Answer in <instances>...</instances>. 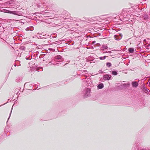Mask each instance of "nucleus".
<instances>
[{"mask_svg":"<svg viewBox=\"0 0 150 150\" xmlns=\"http://www.w3.org/2000/svg\"><path fill=\"white\" fill-rule=\"evenodd\" d=\"M22 78L20 77L17 78L16 79V81L17 82H20L22 80Z\"/></svg>","mask_w":150,"mask_h":150,"instance_id":"9b49d317","label":"nucleus"},{"mask_svg":"<svg viewBox=\"0 0 150 150\" xmlns=\"http://www.w3.org/2000/svg\"><path fill=\"white\" fill-rule=\"evenodd\" d=\"M118 37V36L117 35H115L114 36V38L116 40H120L121 39L120 38H117Z\"/></svg>","mask_w":150,"mask_h":150,"instance_id":"2eb2a0df","label":"nucleus"},{"mask_svg":"<svg viewBox=\"0 0 150 150\" xmlns=\"http://www.w3.org/2000/svg\"><path fill=\"white\" fill-rule=\"evenodd\" d=\"M4 12L7 13H11V11L7 10H5L4 11Z\"/></svg>","mask_w":150,"mask_h":150,"instance_id":"6ab92c4d","label":"nucleus"},{"mask_svg":"<svg viewBox=\"0 0 150 150\" xmlns=\"http://www.w3.org/2000/svg\"><path fill=\"white\" fill-rule=\"evenodd\" d=\"M149 85H150V82H149Z\"/></svg>","mask_w":150,"mask_h":150,"instance_id":"c9c22d12","label":"nucleus"},{"mask_svg":"<svg viewBox=\"0 0 150 150\" xmlns=\"http://www.w3.org/2000/svg\"><path fill=\"white\" fill-rule=\"evenodd\" d=\"M28 83V82L25 83L24 85V87H25V86H26L27 85Z\"/></svg>","mask_w":150,"mask_h":150,"instance_id":"393cba45","label":"nucleus"},{"mask_svg":"<svg viewBox=\"0 0 150 150\" xmlns=\"http://www.w3.org/2000/svg\"><path fill=\"white\" fill-rule=\"evenodd\" d=\"M106 56H104L103 57H99V58L100 59L102 60L105 59L106 58Z\"/></svg>","mask_w":150,"mask_h":150,"instance_id":"aec40b11","label":"nucleus"},{"mask_svg":"<svg viewBox=\"0 0 150 150\" xmlns=\"http://www.w3.org/2000/svg\"><path fill=\"white\" fill-rule=\"evenodd\" d=\"M128 51L129 52L132 53L134 52V50L133 48H129L128 49Z\"/></svg>","mask_w":150,"mask_h":150,"instance_id":"f8f14e48","label":"nucleus"},{"mask_svg":"<svg viewBox=\"0 0 150 150\" xmlns=\"http://www.w3.org/2000/svg\"><path fill=\"white\" fill-rule=\"evenodd\" d=\"M132 86L133 87L136 88L138 85V83L136 81H133L132 83Z\"/></svg>","mask_w":150,"mask_h":150,"instance_id":"39448f33","label":"nucleus"},{"mask_svg":"<svg viewBox=\"0 0 150 150\" xmlns=\"http://www.w3.org/2000/svg\"><path fill=\"white\" fill-rule=\"evenodd\" d=\"M57 64H58L57 63L56 64H53V65H56Z\"/></svg>","mask_w":150,"mask_h":150,"instance_id":"a878e982","label":"nucleus"},{"mask_svg":"<svg viewBox=\"0 0 150 150\" xmlns=\"http://www.w3.org/2000/svg\"><path fill=\"white\" fill-rule=\"evenodd\" d=\"M74 63V62H72V64H75V63Z\"/></svg>","mask_w":150,"mask_h":150,"instance_id":"cd10ccee","label":"nucleus"},{"mask_svg":"<svg viewBox=\"0 0 150 150\" xmlns=\"http://www.w3.org/2000/svg\"><path fill=\"white\" fill-rule=\"evenodd\" d=\"M25 59L27 60H30L32 59V56H27L25 57Z\"/></svg>","mask_w":150,"mask_h":150,"instance_id":"a211bd4d","label":"nucleus"},{"mask_svg":"<svg viewBox=\"0 0 150 150\" xmlns=\"http://www.w3.org/2000/svg\"><path fill=\"white\" fill-rule=\"evenodd\" d=\"M50 62L49 63V64H49V65H50Z\"/></svg>","mask_w":150,"mask_h":150,"instance_id":"2f4dec72","label":"nucleus"},{"mask_svg":"<svg viewBox=\"0 0 150 150\" xmlns=\"http://www.w3.org/2000/svg\"><path fill=\"white\" fill-rule=\"evenodd\" d=\"M50 62L49 63V64H49V65H50Z\"/></svg>","mask_w":150,"mask_h":150,"instance_id":"473e14b6","label":"nucleus"},{"mask_svg":"<svg viewBox=\"0 0 150 150\" xmlns=\"http://www.w3.org/2000/svg\"><path fill=\"white\" fill-rule=\"evenodd\" d=\"M76 25H77V26H78L79 25V24H77V23H76Z\"/></svg>","mask_w":150,"mask_h":150,"instance_id":"c756f323","label":"nucleus"},{"mask_svg":"<svg viewBox=\"0 0 150 150\" xmlns=\"http://www.w3.org/2000/svg\"><path fill=\"white\" fill-rule=\"evenodd\" d=\"M62 58V57L61 56L59 55H58L57 56H56L55 57V58L57 59H61Z\"/></svg>","mask_w":150,"mask_h":150,"instance_id":"ddd939ff","label":"nucleus"},{"mask_svg":"<svg viewBox=\"0 0 150 150\" xmlns=\"http://www.w3.org/2000/svg\"><path fill=\"white\" fill-rule=\"evenodd\" d=\"M111 53V51H106L105 52H104L103 53Z\"/></svg>","mask_w":150,"mask_h":150,"instance_id":"5701e85b","label":"nucleus"},{"mask_svg":"<svg viewBox=\"0 0 150 150\" xmlns=\"http://www.w3.org/2000/svg\"><path fill=\"white\" fill-rule=\"evenodd\" d=\"M91 90L88 88H87L83 92V97L84 98H88L90 96Z\"/></svg>","mask_w":150,"mask_h":150,"instance_id":"f257e3e1","label":"nucleus"},{"mask_svg":"<svg viewBox=\"0 0 150 150\" xmlns=\"http://www.w3.org/2000/svg\"><path fill=\"white\" fill-rule=\"evenodd\" d=\"M10 14L17 15L19 16H23V13L18 11H11Z\"/></svg>","mask_w":150,"mask_h":150,"instance_id":"7ed1b4c3","label":"nucleus"},{"mask_svg":"<svg viewBox=\"0 0 150 150\" xmlns=\"http://www.w3.org/2000/svg\"><path fill=\"white\" fill-rule=\"evenodd\" d=\"M104 87V85L103 83H101L98 84L97 86V87L98 89H102Z\"/></svg>","mask_w":150,"mask_h":150,"instance_id":"6e6552de","label":"nucleus"},{"mask_svg":"<svg viewBox=\"0 0 150 150\" xmlns=\"http://www.w3.org/2000/svg\"><path fill=\"white\" fill-rule=\"evenodd\" d=\"M12 108H11V112H10V114L9 117V118H8V119H9V118L10 117V116H11V113L12 111Z\"/></svg>","mask_w":150,"mask_h":150,"instance_id":"b1692460","label":"nucleus"},{"mask_svg":"<svg viewBox=\"0 0 150 150\" xmlns=\"http://www.w3.org/2000/svg\"><path fill=\"white\" fill-rule=\"evenodd\" d=\"M20 49L22 50H25V47L24 46H22L20 47Z\"/></svg>","mask_w":150,"mask_h":150,"instance_id":"dca6fc26","label":"nucleus"},{"mask_svg":"<svg viewBox=\"0 0 150 150\" xmlns=\"http://www.w3.org/2000/svg\"><path fill=\"white\" fill-rule=\"evenodd\" d=\"M51 49H51V48H49V50H51Z\"/></svg>","mask_w":150,"mask_h":150,"instance_id":"c85d7f7f","label":"nucleus"},{"mask_svg":"<svg viewBox=\"0 0 150 150\" xmlns=\"http://www.w3.org/2000/svg\"><path fill=\"white\" fill-rule=\"evenodd\" d=\"M8 4L10 6H15V3L14 2V1L13 0H11L9 1L8 2Z\"/></svg>","mask_w":150,"mask_h":150,"instance_id":"423d86ee","label":"nucleus"},{"mask_svg":"<svg viewBox=\"0 0 150 150\" xmlns=\"http://www.w3.org/2000/svg\"><path fill=\"white\" fill-rule=\"evenodd\" d=\"M48 37V35L46 34L44 35L43 33H42L41 34H38L37 35V37L39 39H46Z\"/></svg>","mask_w":150,"mask_h":150,"instance_id":"f03ea898","label":"nucleus"},{"mask_svg":"<svg viewBox=\"0 0 150 150\" xmlns=\"http://www.w3.org/2000/svg\"><path fill=\"white\" fill-rule=\"evenodd\" d=\"M34 30V28L33 26H30L27 28L25 29V30L28 31H33Z\"/></svg>","mask_w":150,"mask_h":150,"instance_id":"0eeeda50","label":"nucleus"},{"mask_svg":"<svg viewBox=\"0 0 150 150\" xmlns=\"http://www.w3.org/2000/svg\"><path fill=\"white\" fill-rule=\"evenodd\" d=\"M41 68L43 70V68L42 67H41Z\"/></svg>","mask_w":150,"mask_h":150,"instance_id":"e433bc0d","label":"nucleus"},{"mask_svg":"<svg viewBox=\"0 0 150 150\" xmlns=\"http://www.w3.org/2000/svg\"><path fill=\"white\" fill-rule=\"evenodd\" d=\"M14 66L15 67H16V64H14Z\"/></svg>","mask_w":150,"mask_h":150,"instance_id":"bb28decb","label":"nucleus"},{"mask_svg":"<svg viewBox=\"0 0 150 150\" xmlns=\"http://www.w3.org/2000/svg\"><path fill=\"white\" fill-rule=\"evenodd\" d=\"M101 71V70H99V73H100Z\"/></svg>","mask_w":150,"mask_h":150,"instance_id":"7c9ffc66","label":"nucleus"},{"mask_svg":"<svg viewBox=\"0 0 150 150\" xmlns=\"http://www.w3.org/2000/svg\"><path fill=\"white\" fill-rule=\"evenodd\" d=\"M111 77V76L110 75H108V74H106L104 75L103 76V78L105 80H110Z\"/></svg>","mask_w":150,"mask_h":150,"instance_id":"20e7f679","label":"nucleus"},{"mask_svg":"<svg viewBox=\"0 0 150 150\" xmlns=\"http://www.w3.org/2000/svg\"><path fill=\"white\" fill-rule=\"evenodd\" d=\"M143 17L144 20H147L149 19V16L147 14H145L143 15Z\"/></svg>","mask_w":150,"mask_h":150,"instance_id":"1a4fd4ad","label":"nucleus"},{"mask_svg":"<svg viewBox=\"0 0 150 150\" xmlns=\"http://www.w3.org/2000/svg\"><path fill=\"white\" fill-rule=\"evenodd\" d=\"M106 66L107 67H109L111 66V64L110 62H107L106 63Z\"/></svg>","mask_w":150,"mask_h":150,"instance_id":"f3484780","label":"nucleus"},{"mask_svg":"<svg viewBox=\"0 0 150 150\" xmlns=\"http://www.w3.org/2000/svg\"><path fill=\"white\" fill-rule=\"evenodd\" d=\"M146 41V40L145 39H144V41Z\"/></svg>","mask_w":150,"mask_h":150,"instance_id":"72a5a7b5","label":"nucleus"},{"mask_svg":"<svg viewBox=\"0 0 150 150\" xmlns=\"http://www.w3.org/2000/svg\"><path fill=\"white\" fill-rule=\"evenodd\" d=\"M37 71H38V69H37Z\"/></svg>","mask_w":150,"mask_h":150,"instance_id":"f704fd0d","label":"nucleus"},{"mask_svg":"<svg viewBox=\"0 0 150 150\" xmlns=\"http://www.w3.org/2000/svg\"><path fill=\"white\" fill-rule=\"evenodd\" d=\"M103 48L105 49H106L108 48V47L106 45H103Z\"/></svg>","mask_w":150,"mask_h":150,"instance_id":"4be33fe9","label":"nucleus"},{"mask_svg":"<svg viewBox=\"0 0 150 150\" xmlns=\"http://www.w3.org/2000/svg\"><path fill=\"white\" fill-rule=\"evenodd\" d=\"M44 56L43 57V61H46V58L47 57V55H46L45 54H44Z\"/></svg>","mask_w":150,"mask_h":150,"instance_id":"412c9836","label":"nucleus"},{"mask_svg":"<svg viewBox=\"0 0 150 150\" xmlns=\"http://www.w3.org/2000/svg\"><path fill=\"white\" fill-rule=\"evenodd\" d=\"M112 74L113 75H116L117 74V73L116 71H112Z\"/></svg>","mask_w":150,"mask_h":150,"instance_id":"4468645a","label":"nucleus"},{"mask_svg":"<svg viewBox=\"0 0 150 150\" xmlns=\"http://www.w3.org/2000/svg\"><path fill=\"white\" fill-rule=\"evenodd\" d=\"M142 90L146 93H148L149 92V89L144 86H143Z\"/></svg>","mask_w":150,"mask_h":150,"instance_id":"9d476101","label":"nucleus"}]
</instances>
